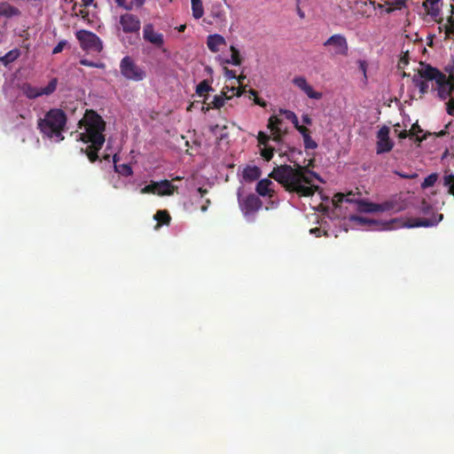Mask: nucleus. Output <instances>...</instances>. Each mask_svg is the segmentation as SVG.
Here are the masks:
<instances>
[{"mask_svg": "<svg viewBox=\"0 0 454 454\" xmlns=\"http://www.w3.org/2000/svg\"><path fill=\"white\" fill-rule=\"evenodd\" d=\"M120 70L121 75L129 81H144L146 77V71L138 67L130 57H125L121 59L120 64Z\"/></svg>", "mask_w": 454, "mask_h": 454, "instance_id": "39448f33", "label": "nucleus"}, {"mask_svg": "<svg viewBox=\"0 0 454 454\" xmlns=\"http://www.w3.org/2000/svg\"><path fill=\"white\" fill-rule=\"evenodd\" d=\"M293 84L300 88L309 98H314L315 100H319V98H322L321 92H316V90H314L312 87L308 84V82L304 76H295L293 78Z\"/></svg>", "mask_w": 454, "mask_h": 454, "instance_id": "dca6fc26", "label": "nucleus"}, {"mask_svg": "<svg viewBox=\"0 0 454 454\" xmlns=\"http://www.w3.org/2000/svg\"><path fill=\"white\" fill-rule=\"evenodd\" d=\"M226 126H220L219 124L212 125L209 127L210 131L216 136L217 138H223L227 136V132L225 131Z\"/></svg>", "mask_w": 454, "mask_h": 454, "instance_id": "2f4dec72", "label": "nucleus"}, {"mask_svg": "<svg viewBox=\"0 0 454 454\" xmlns=\"http://www.w3.org/2000/svg\"><path fill=\"white\" fill-rule=\"evenodd\" d=\"M20 55V53L17 50L11 51L4 57H2L0 60L4 66H8L18 59Z\"/></svg>", "mask_w": 454, "mask_h": 454, "instance_id": "7c9ffc66", "label": "nucleus"}, {"mask_svg": "<svg viewBox=\"0 0 454 454\" xmlns=\"http://www.w3.org/2000/svg\"><path fill=\"white\" fill-rule=\"evenodd\" d=\"M261 170L257 166H247L243 170V178L246 181H254L260 177Z\"/></svg>", "mask_w": 454, "mask_h": 454, "instance_id": "5701e85b", "label": "nucleus"}, {"mask_svg": "<svg viewBox=\"0 0 454 454\" xmlns=\"http://www.w3.org/2000/svg\"><path fill=\"white\" fill-rule=\"evenodd\" d=\"M207 45L210 51L218 52L226 46L225 39L220 35H212L207 37Z\"/></svg>", "mask_w": 454, "mask_h": 454, "instance_id": "aec40b11", "label": "nucleus"}, {"mask_svg": "<svg viewBox=\"0 0 454 454\" xmlns=\"http://www.w3.org/2000/svg\"><path fill=\"white\" fill-rule=\"evenodd\" d=\"M294 128L301 133L302 137L309 134V129L304 125H300L298 123L297 126H294Z\"/></svg>", "mask_w": 454, "mask_h": 454, "instance_id": "603ef678", "label": "nucleus"}, {"mask_svg": "<svg viewBox=\"0 0 454 454\" xmlns=\"http://www.w3.org/2000/svg\"><path fill=\"white\" fill-rule=\"evenodd\" d=\"M228 98H231V96H227L226 92L224 90L222 91V94H219L218 96H213V98L211 99L210 96L207 94L205 96V98L202 101V106L200 107V110L206 111L208 110L211 107L219 109L224 106V102L228 100Z\"/></svg>", "mask_w": 454, "mask_h": 454, "instance_id": "2eb2a0df", "label": "nucleus"}, {"mask_svg": "<svg viewBox=\"0 0 454 454\" xmlns=\"http://www.w3.org/2000/svg\"><path fill=\"white\" fill-rule=\"evenodd\" d=\"M57 86V78H52L47 87H42L41 89L40 87H34L31 83H23L21 91H23V95L27 96L28 98H38V97H43V95H51L55 92Z\"/></svg>", "mask_w": 454, "mask_h": 454, "instance_id": "0eeeda50", "label": "nucleus"}, {"mask_svg": "<svg viewBox=\"0 0 454 454\" xmlns=\"http://www.w3.org/2000/svg\"><path fill=\"white\" fill-rule=\"evenodd\" d=\"M272 139L276 142H279L281 140L282 132L281 129L271 131Z\"/></svg>", "mask_w": 454, "mask_h": 454, "instance_id": "5fc2aeb1", "label": "nucleus"}, {"mask_svg": "<svg viewBox=\"0 0 454 454\" xmlns=\"http://www.w3.org/2000/svg\"><path fill=\"white\" fill-rule=\"evenodd\" d=\"M349 220L353 221V222H357V223H368V220L365 217L360 216V215H350L349 216Z\"/></svg>", "mask_w": 454, "mask_h": 454, "instance_id": "8fccbe9b", "label": "nucleus"}, {"mask_svg": "<svg viewBox=\"0 0 454 454\" xmlns=\"http://www.w3.org/2000/svg\"><path fill=\"white\" fill-rule=\"evenodd\" d=\"M115 2L119 6L125 7L126 10H131V7L125 6V0H115Z\"/></svg>", "mask_w": 454, "mask_h": 454, "instance_id": "680f3d73", "label": "nucleus"}, {"mask_svg": "<svg viewBox=\"0 0 454 454\" xmlns=\"http://www.w3.org/2000/svg\"><path fill=\"white\" fill-rule=\"evenodd\" d=\"M67 123V115L62 108L53 107L43 117L37 120V129L43 135L56 141L65 138L63 132Z\"/></svg>", "mask_w": 454, "mask_h": 454, "instance_id": "7ed1b4c3", "label": "nucleus"}, {"mask_svg": "<svg viewBox=\"0 0 454 454\" xmlns=\"http://www.w3.org/2000/svg\"><path fill=\"white\" fill-rule=\"evenodd\" d=\"M438 180V174L437 173H432L429 176H427L423 183L421 184V187L423 189H427L428 187L434 186L435 183Z\"/></svg>", "mask_w": 454, "mask_h": 454, "instance_id": "473e14b6", "label": "nucleus"}, {"mask_svg": "<svg viewBox=\"0 0 454 454\" xmlns=\"http://www.w3.org/2000/svg\"><path fill=\"white\" fill-rule=\"evenodd\" d=\"M406 4L407 0H392L387 1L385 5H393L395 9L402 10L403 8L406 7Z\"/></svg>", "mask_w": 454, "mask_h": 454, "instance_id": "58836bf2", "label": "nucleus"}, {"mask_svg": "<svg viewBox=\"0 0 454 454\" xmlns=\"http://www.w3.org/2000/svg\"><path fill=\"white\" fill-rule=\"evenodd\" d=\"M350 196H354V194L351 192H348L347 194L338 192L334 194L333 198V204L335 207H338L340 203H341L342 201L352 202L353 199L350 198Z\"/></svg>", "mask_w": 454, "mask_h": 454, "instance_id": "c756f323", "label": "nucleus"}, {"mask_svg": "<svg viewBox=\"0 0 454 454\" xmlns=\"http://www.w3.org/2000/svg\"><path fill=\"white\" fill-rule=\"evenodd\" d=\"M421 211L425 214V215H428L430 214L432 211H433V207L428 203L425 200L422 201V205H421Z\"/></svg>", "mask_w": 454, "mask_h": 454, "instance_id": "49530a36", "label": "nucleus"}, {"mask_svg": "<svg viewBox=\"0 0 454 454\" xmlns=\"http://www.w3.org/2000/svg\"><path fill=\"white\" fill-rule=\"evenodd\" d=\"M447 113L454 116V98H451L447 103Z\"/></svg>", "mask_w": 454, "mask_h": 454, "instance_id": "864d4df0", "label": "nucleus"}, {"mask_svg": "<svg viewBox=\"0 0 454 454\" xmlns=\"http://www.w3.org/2000/svg\"><path fill=\"white\" fill-rule=\"evenodd\" d=\"M249 93V98L251 97L254 98V102L256 106H260L261 107H266V101L264 99H261V98L257 97V92L254 90V89H250L248 90Z\"/></svg>", "mask_w": 454, "mask_h": 454, "instance_id": "e433bc0d", "label": "nucleus"}, {"mask_svg": "<svg viewBox=\"0 0 454 454\" xmlns=\"http://www.w3.org/2000/svg\"><path fill=\"white\" fill-rule=\"evenodd\" d=\"M378 206H380V212H386L390 210L394 212H400L405 208L403 203L396 198H392L388 200L378 203Z\"/></svg>", "mask_w": 454, "mask_h": 454, "instance_id": "6ab92c4d", "label": "nucleus"}, {"mask_svg": "<svg viewBox=\"0 0 454 454\" xmlns=\"http://www.w3.org/2000/svg\"><path fill=\"white\" fill-rule=\"evenodd\" d=\"M274 154V148L271 146L265 145L261 150V155L265 160H270L273 157Z\"/></svg>", "mask_w": 454, "mask_h": 454, "instance_id": "4c0bfd02", "label": "nucleus"}, {"mask_svg": "<svg viewBox=\"0 0 454 454\" xmlns=\"http://www.w3.org/2000/svg\"><path fill=\"white\" fill-rule=\"evenodd\" d=\"M449 25L446 26V33L448 35H450V34H453L454 35V17L451 16L450 19H449Z\"/></svg>", "mask_w": 454, "mask_h": 454, "instance_id": "3c124183", "label": "nucleus"}, {"mask_svg": "<svg viewBox=\"0 0 454 454\" xmlns=\"http://www.w3.org/2000/svg\"><path fill=\"white\" fill-rule=\"evenodd\" d=\"M143 38L145 42L153 44L158 49H160L164 45L163 35L154 30L153 24H145L143 29Z\"/></svg>", "mask_w": 454, "mask_h": 454, "instance_id": "ddd939ff", "label": "nucleus"}, {"mask_svg": "<svg viewBox=\"0 0 454 454\" xmlns=\"http://www.w3.org/2000/svg\"><path fill=\"white\" fill-rule=\"evenodd\" d=\"M430 80H425L424 78L420 77L419 70L418 71V74H415L412 77V82L415 83V86H418L419 89V91L422 95H425L429 90L428 82Z\"/></svg>", "mask_w": 454, "mask_h": 454, "instance_id": "a878e982", "label": "nucleus"}, {"mask_svg": "<svg viewBox=\"0 0 454 454\" xmlns=\"http://www.w3.org/2000/svg\"><path fill=\"white\" fill-rule=\"evenodd\" d=\"M212 87L209 85L208 80H203L200 82V97L205 98V93L211 91Z\"/></svg>", "mask_w": 454, "mask_h": 454, "instance_id": "a19ab883", "label": "nucleus"}, {"mask_svg": "<svg viewBox=\"0 0 454 454\" xmlns=\"http://www.w3.org/2000/svg\"><path fill=\"white\" fill-rule=\"evenodd\" d=\"M176 189L171 181L168 179L161 180L160 182H151L149 184L142 188V193H153L160 196L172 195Z\"/></svg>", "mask_w": 454, "mask_h": 454, "instance_id": "6e6552de", "label": "nucleus"}, {"mask_svg": "<svg viewBox=\"0 0 454 454\" xmlns=\"http://www.w3.org/2000/svg\"><path fill=\"white\" fill-rule=\"evenodd\" d=\"M358 68H360V72L364 73V79H366V69L368 68V64L364 60L357 61Z\"/></svg>", "mask_w": 454, "mask_h": 454, "instance_id": "09e8293b", "label": "nucleus"}, {"mask_svg": "<svg viewBox=\"0 0 454 454\" xmlns=\"http://www.w3.org/2000/svg\"><path fill=\"white\" fill-rule=\"evenodd\" d=\"M78 126L83 129L80 134V139L90 144L86 148H82V152L86 153L91 162L99 160L98 152L106 142L104 131L106 123L103 117L93 109H87L83 117L79 121Z\"/></svg>", "mask_w": 454, "mask_h": 454, "instance_id": "f03ea898", "label": "nucleus"}, {"mask_svg": "<svg viewBox=\"0 0 454 454\" xmlns=\"http://www.w3.org/2000/svg\"><path fill=\"white\" fill-rule=\"evenodd\" d=\"M224 74L229 78V79H236V73L235 71H232V70H229L228 68H224Z\"/></svg>", "mask_w": 454, "mask_h": 454, "instance_id": "6e6d98bb", "label": "nucleus"}, {"mask_svg": "<svg viewBox=\"0 0 454 454\" xmlns=\"http://www.w3.org/2000/svg\"><path fill=\"white\" fill-rule=\"evenodd\" d=\"M67 43L66 41H61V42H59V43H58V45L53 49L52 53H53L54 55L59 54V53H61V52L64 51L65 47L67 46Z\"/></svg>", "mask_w": 454, "mask_h": 454, "instance_id": "de8ad7c7", "label": "nucleus"}, {"mask_svg": "<svg viewBox=\"0 0 454 454\" xmlns=\"http://www.w3.org/2000/svg\"><path fill=\"white\" fill-rule=\"evenodd\" d=\"M423 131L422 128L419 126L418 122L414 123L412 127L410 129L411 137L416 136L417 140L421 142L425 139H427V135H424L423 137H419V133Z\"/></svg>", "mask_w": 454, "mask_h": 454, "instance_id": "72a5a7b5", "label": "nucleus"}, {"mask_svg": "<svg viewBox=\"0 0 454 454\" xmlns=\"http://www.w3.org/2000/svg\"><path fill=\"white\" fill-rule=\"evenodd\" d=\"M235 79H237L239 84L241 85L243 82V80L246 79V76H245V74H239V76H236ZM231 90L233 92V95H236L237 97H240L242 95V93L245 91V87L239 86L237 89H235V87H231Z\"/></svg>", "mask_w": 454, "mask_h": 454, "instance_id": "f704fd0d", "label": "nucleus"}, {"mask_svg": "<svg viewBox=\"0 0 454 454\" xmlns=\"http://www.w3.org/2000/svg\"><path fill=\"white\" fill-rule=\"evenodd\" d=\"M132 2L135 4V5L139 8V7H142L145 3V0H132Z\"/></svg>", "mask_w": 454, "mask_h": 454, "instance_id": "052dcab7", "label": "nucleus"}, {"mask_svg": "<svg viewBox=\"0 0 454 454\" xmlns=\"http://www.w3.org/2000/svg\"><path fill=\"white\" fill-rule=\"evenodd\" d=\"M153 218L158 222L157 227L160 224L168 225L171 221V216L168 210H158Z\"/></svg>", "mask_w": 454, "mask_h": 454, "instance_id": "cd10ccee", "label": "nucleus"}, {"mask_svg": "<svg viewBox=\"0 0 454 454\" xmlns=\"http://www.w3.org/2000/svg\"><path fill=\"white\" fill-rule=\"evenodd\" d=\"M185 28H186L185 25H181L176 29L178 30V32L183 33V32H184Z\"/></svg>", "mask_w": 454, "mask_h": 454, "instance_id": "774afa93", "label": "nucleus"}, {"mask_svg": "<svg viewBox=\"0 0 454 454\" xmlns=\"http://www.w3.org/2000/svg\"><path fill=\"white\" fill-rule=\"evenodd\" d=\"M378 141H376V153L381 154L388 153L393 149V140L389 138V127L383 125L380 128L378 134H376Z\"/></svg>", "mask_w": 454, "mask_h": 454, "instance_id": "f8f14e48", "label": "nucleus"}, {"mask_svg": "<svg viewBox=\"0 0 454 454\" xmlns=\"http://www.w3.org/2000/svg\"><path fill=\"white\" fill-rule=\"evenodd\" d=\"M141 28L139 18L131 13L121 15L118 29L124 34H138Z\"/></svg>", "mask_w": 454, "mask_h": 454, "instance_id": "1a4fd4ad", "label": "nucleus"}, {"mask_svg": "<svg viewBox=\"0 0 454 454\" xmlns=\"http://www.w3.org/2000/svg\"><path fill=\"white\" fill-rule=\"evenodd\" d=\"M192 16L194 19H199V0H192Z\"/></svg>", "mask_w": 454, "mask_h": 454, "instance_id": "a18cd8bd", "label": "nucleus"}, {"mask_svg": "<svg viewBox=\"0 0 454 454\" xmlns=\"http://www.w3.org/2000/svg\"><path fill=\"white\" fill-rule=\"evenodd\" d=\"M387 6H388V8L387 9V13H392L393 12H395L396 10L394 5H387Z\"/></svg>", "mask_w": 454, "mask_h": 454, "instance_id": "338daca9", "label": "nucleus"}, {"mask_svg": "<svg viewBox=\"0 0 454 454\" xmlns=\"http://www.w3.org/2000/svg\"><path fill=\"white\" fill-rule=\"evenodd\" d=\"M231 59L223 60V63L232 65L235 67H239L242 63V58L240 56L239 51L234 47L231 46Z\"/></svg>", "mask_w": 454, "mask_h": 454, "instance_id": "393cba45", "label": "nucleus"}, {"mask_svg": "<svg viewBox=\"0 0 454 454\" xmlns=\"http://www.w3.org/2000/svg\"><path fill=\"white\" fill-rule=\"evenodd\" d=\"M352 203H355L356 211L360 213H376L379 212V203L372 202L364 199H353Z\"/></svg>", "mask_w": 454, "mask_h": 454, "instance_id": "a211bd4d", "label": "nucleus"}, {"mask_svg": "<svg viewBox=\"0 0 454 454\" xmlns=\"http://www.w3.org/2000/svg\"><path fill=\"white\" fill-rule=\"evenodd\" d=\"M303 138L304 147L306 149H315L317 144L311 138L310 134L305 136Z\"/></svg>", "mask_w": 454, "mask_h": 454, "instance_id": "ea45409f", "label": "nucleus"}, {"mask_svg": "<svg viewBox=\"0 0 454 454\" xmlns=\"http://www.w3.org/2000/svg\"><path fill=\"white\" fill-rule=\"evenodd\" d=\"M285 114H286V117L293 122L294 126H297L299 121H298V118H297L296 114L294 112L289 111V110L285 111Z\"/></svg>", "mask_w": 454, "mask_h": 454, "instance_id": "c03bdc74", "label": "nucleus"}, {"mask_svg": "<svg viewBox=\"0 0 454 454\" xmlns=\"http://www.w3.org/2000/svg\"><path fill=\"white\" fill-rule=\"evenodd\" d=\"M324 47H332L333 55L335 56H347L348 55V43L346 38L341 35H333L330 36L324 43Z\"/></svg>", "mask_w": 454, "mask_h": 454, "instance_id": "9b49d317", "label": "nucleus"}, {"mask_svg": "<svg viewBox=\"0 0 454 454\" xmlns=\"http://www.w3.org/2000/svg\"><path fill=\"white\" fill-rule=\"evenodd\" d=\"M81 65H82L84 67H98L97 65H95L94 63H92L87 59L81 60Z\"/></svg>", "mask_w": 454, "mask_h": 454, "instance_id": "13d9d810", "label": "nucleus"}, {"mask_svg": "<svg viewBox=\"0 0 454 454\" xmlns=\"http://www.w3.org/2000/svg\"><path fill=\"white\" fill-rule=\"evenodd\" d=\"M272 184V182L268 178H263L258 181L256 184L255 190L261 196H266L270 194V186Z\"/></svg>", "mask_w": 454, "mask_h": 454, "instance_id": "b1692460", "label": "nucleus"}, {"mask_svg": "<svg viewBox=\"0 0 454 454\" xmlns=\"http://www.w3.org/2000/svg\"><path fill=\"white\" fill-rule=\"evenodd\" d=\"M443 184L448 187L450 194L454 196V172L445 171L443 176Z\"/></svg>", "mask_w": 454, "mask_h": 454, "instance_id": "c85d7f7f", "label": "nucleus"}, {"mask_svg": "<svg viewBox=\"0 0 454 454\" xmlns=\"http://www.w3.org/2000/svg\"><path fill=\"white\" fill-rule=\"evenodd\" d=\"M224 0H210L207 9L210 12V16L219 22H222L225 19V12L223 10Z\"/></svg>", "mask_w": 454, "mask_h": 454, "instance_id": "f3484780", "label": "nucleus"}, {"mask_svg": "<svg viewBox=\"0 0 454 454\" xmlns=\"http://www.w3.org/2000/svg\"><path fill=\"white\" fill-rule=\"evenodd\" d=\"M406 65H408V60H407V59H401V61H400V63H399V67H400V68H403V66H406Z\"/></svg>", "mask_w": 454, "mask_h": 454, "instance_id": "69168bd1", "label": "nucleus"}, {"mask_svg": "<svg viewBox=\"0 0 454 454\" xmlns=\"http://www.w3.org/2000/svg\"><path fill=\"white\" fill-rule=\"evenodd\" d=\"M441 0H425L423 4L424 9L432 18H437L441 13L439 3Z\"/></svg>", "mask_w": 454, "mask_h": 454, "instance_id": "412c9836", "label": "nucleus"}, {"mask_svg": "<svg viewBox=\"0 0 454 454\" xmlns=\"http://www.w3.org/2000/svg\"><path fill=\"white\" fill-rule=\"evenodd\" d=\"M310 231V233H313V234H315V235L318 236V235H320V231H320V229H319V228H317V227H316V228H312V229H310V231Z\"/></svg>", "mask_w": 454, "mask_h": 454, "instance_id": "e2e57ef3", "label": "nucleus"}, {"mask_svg": "<svg viewBox=\"0 0 454 454\" xmlns=\"http://www.w3.org/2000/svg\"><path fill=\"white\" fill-rule=\"evenodd\" d=\"M419 69L420 77H424L427 81H434L435 90L438 91V96L442 100H445L450 97L454 90V83L450 81V78L442 73L437 68L429 65H423Z\"/></svg>", "mask_w": 454, "mask_h": 454, "instance_id": "20e7f679", "label": "nucleus"}, {"mask_svg": "<svg viewBox=\"0 0 454 454\" xmlns=\"http://www.w3.org/2000/svg\"><path fill=\"white\" fill-rule=\"evenodd\" d=\"M239 207L245 215H253L257 212L262 206V201L254 193H250L245 198L239 193Z\"/></svg>", "mask_w": 454, "mask_h": 454, "instance_id": "9d476101", "label": "nucleus"}, {"mask_svg": "<svg viewBox=\"0 0 454 454\" xmlns=\"http://www.w3.org/2000/svg\"><path fill=\"white\" fill-rule=\"evenodd\" d=\"M394 173L405 179H415L419 176V174L417 172L404 173L399 170H395L394 171Z\"/></svg>", "mask_w": 454, "mask_h": 454, "instance_id": "37998d69", "label": "nucleus"}, {"mask_svg": "<svg viewBox=\"0 0 454 454\" xmlns=\"http://www.w3.org/2000/svg\"><path fill=\"white\" fill-rule=\"evenodd\" d=\"M270 139V136L263 131H259L257 135V140L259 145H267L268 141Z\"/></svg>", "mask_w": 454, "mask_h": 454, "instance_id": "79ce46f5", "label": "nucleus"}, {"mask_svg": "<svg viewBox=\"0 0 454 454\" xmlns=\"http://www.w3.org/2000/svg\"><path fill=\"white\" fill-rule=\"evenodd\" d=\"M281 123V120L275 115H271L268 121V128L270 131L280 129L278 125Z\"/></svg>", "mask_w": 454, "mask_h": 454, "instance_id": "c9c22d12", "label": "nucleus"}, {"mask_svg": "<svg viewBox=\"0 0 454 454\" xmlns=\"http://www.w3.org/2000/svg\"><path fill=\"white\" fill-rule=\"evenodd\" d=\"M114 161L115 163L114 168H115L116 172L121 174L124 176H129L133 174V170H132V168L130 167V165L126 164V163H122V164L116 163L117 162V154L114 155Z\"/></svg>", "mask_w": 454, "mask_h": 454, "instance_id": "bb28decb", "label": "nucleus"}, {"mask_svg": "<svg viewBox=\"0 0 454 454\" xmlns=\"http://www.w3.org/2000/svg\"><path fill=\"white\" fill-rule=\"evenodd\" d=\"M398 136L400 138H406L408 136H411L410 130L403 129V130L400 131Z\"/></svg>", "mask_w": 454, "mask_h": 454, "instance_id": "bf43d9fd", "label": "nucleus"}, {"mask_svg": "<svg viewBox=\"0 0 454 454\" xmlns=\"http://www.w3.org/2000/svg\"><path fill=\"white\" fill-rule=\"evenodd\" d=\"M443 219L442 214L433 213V215L429 218H416L411 219L409 222L404 223V226L409 228L414 227H431L438 224Z\"/></svg>", "mask_w": 454, "mask_h": 454, "instance_id": "4468645a", "label": "nucleus"}, {"mask_svg": "<svg viewBox=\"0 0 454 454\" xmlns=\"http://www.w3.org/2000/svg\"><path fill=\"white\" fill-rule=\"evenodd\" d=\"M20 15V11L17 7L9 4L6 2L0 4V17H5L9 19Z\"/></svg>", "mask_w": 454, "mask_h": 454, "instance_id": "4be33fe9", "label": "nucleus"}, {"mask_svg": "<svg viewBox=\"0 0 454 454\" xmlns=\"http://www.w3.org/2000/svg\"><path fill=\"white\" fill-rule=\"evenodd\" d=\"M269 176L282 184L286 191L300 197L312 196L319 189L318 185L312 184V176L322 182L317 173L299 164L294 167L288 164L276 166Z\"/></svg>", "mask_w": 454, "mask_h": 454, "instance_id": "f257e3e1", "label": "nucleus"}, {"mask_svg": "<svg viewBox=\"0 0 454 454\" xmlns=\"http://www.w3.org/2000/svg\"><path fill=\"white\" fill-rule=\"evenodd\" d=\"M301 119L304 124L310 125L312 123L311 118L307 114H302Z\"/></svg>", "mask_w": 454, "mask_h": 454, "instance_id": "4d7b16f0", "label": "nucleus"}, {"mask_svg": "<svg viewBox=\"0 0 454 454\" xmlns=\"http://www.w3.org/2000/svg\"><path fill=\"white\" fill-rule=\"evenodd\" d=\"M76 37L84 51L100 52L103 50L100 38L92 32L81 30L76 34Z\"/></svg>", "mask_w": 454, "mask_h": 454, "instance_id": "423d86ee", "label": "nucleus"}, {"mask_svg": "<svg viewBox=\"0 0 454 454\" xmlns=\"http://www.w3.org/2000/svg\"><path fill=\"white\" fill-rule=\"evenodd\" d=\"M82 1L83 3V5L86 7L90 6L94 2V0H82Z\"/></svg>", "mask_w": 454, "mask_h": 454, "instance_id": "0e129e2a", "label": "nucleus"}]
</instances>
